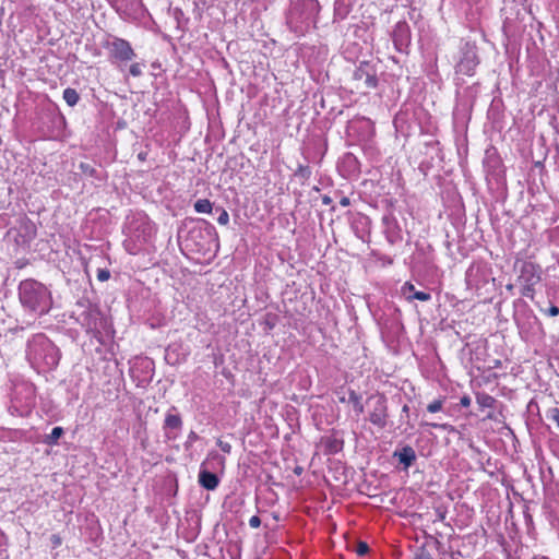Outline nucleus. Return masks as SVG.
<instances>
[{
    "label": "nucleus",
    "instance_id": "14",
    "mask_svg": "<svg viewBox=\"0 0 559 559\" xmlns=\"http://www.w3.org/2000/svg\"><path fill=\"white\" fill-rule=\"evenodd\" d=\"M382 223L384 226L385 238L391 245L399 243L403 240L402 229L394 216L384 215L382 217Z\"/></svg>",
    "mask_w": 559,
    "mask_h": 559
},
{
    "label": "nucleus",
    "instance_id": "19",
    "mask_svg": "<svg viewBox=\"0 0 559 559\" xmlns=\"http://www.w3.org/2000/svg\"><path fill=\"white\" fill-rule=\"evenodd\" d=\"M19 223H20V228L24 230V234L22 235L23 237H26L28 239H32L35 237L36 227L34 225V223L27 216H22L19 219Z\"/></svg>",
    "mask_w": 559,
    "mask_h": 559
},
{
    "label": "nucleus",
    "instance_id": "12",
    "mask_svg": "<svg viewBox=\"0 0 559 559\" xmlns=\"http://www.w3.org/2000/svg\"><path fill=\"white\" fill-rule=\"evenodd\" d=\"M355 81L361 82L362 86L372 90L378 86L377 71L369 62H361L353 73Z\"/></svg>",
    "mask_w": 559,
    "mask_h": 559
},
{
    "label": "nucleus",
    "instance_id": "13",
    "mask_svg": "<svg viewBox=\"0 0 559 559\" xmlns=\"http://www.w3.org/2000/svg\"><path fill=\"white\" fill-rule=\"evenodd\" d=\"M392 40L399 52H406L412 40L411 27L407 22L400 21L395 24L392 32Z\"/></svg>",
    "mask_w": 559,
    "mask_h": 559
},
{
    "label": "nucleus",
    "instance_id": "28",
    "mask_svg": "<svg viewBox=\"0 0 559 559\" xmlns=\"http://www.w3.org/2000/svg\"><path fill=\"white\" fill-rule=\"evenodd\" d=\"M443 402H444V400H442V399H438V400L432 401L431 403H429L427 405V411L429 413L440 412L443 408Z\"/></svg>",
    "mask_w": 559,
    "mask_h": 559
},
{
    "label": "nucleus",
    "instance_id": "3",
    "mask_svg": "<svg viewBox=\"0 0 559 559\" xmlns=\"http://www.w3.org/2000/svg\"><path fill=\"white\" fill-rule=\"evenodd\" d=\"M320 4L317 0H297L292 3L286 15L288 28L296 36H304L316 26Z\"/></svg>",
    "mask_w": 559,
    "mask_h": 559
},
{
    "label": "nucleus",
    "instance_id": "18",
    "mask_svg": "<svg viewBox=\"0 0 559 559\" xmlns=\"http://www.w3.org/2000/svg\"><path fill=\"white\" fill-rule=\"evenodd\" d=\"M342 166L348 175L360 174V162L353 153H346L342 158Z\"/></svg>",
    "mask_w": 559,
    "mask_h": 559
},
{
    "label": "nucleus",
    "instance_id": "10",
    "mask_svg": "<svg viewBox=\"0 0 559 559\" xmlns=\"http://www.w3.org/2000/svg\"><path fill=\"white\" fill-rule=\"evenodd\" d=\"M478 63L476 47L466 43L461 49V58L455 67L456 72L471 76L474 74Z\"/></svg>",
    "mask_w": 559,
    "mask_h": 559
},
{
    "label": "nucleus",
    "instance_id": "50",
    "mask_svg": "<svg viewBox=\"0 0 559 559\" xmlns=\"http://www.w3.org/2000/svg\"><path fill=\"white\" fill-rule=\"evenodd\" d=\"M96 328H97L96 323L93 325L91 323H87V330H94Z\"/></svg>",
    "mask_w": 559,
    "mask_h": 559
},
{
    "label": "nucleus",
    "instance_id": "39",
    "mask_svg": "<svg viewBox=\"0 0 559 559\" xmlns=\"http://www.w3.org/2000/svg\"><path fill=\"white\" fill-rule=\"evenodd\" d=\"M545 313L549 317H556L559 314V308L555 305H551L546 311Z\"/></svg>",
    "mask_w": 559,
    "mask_h": 559
},
{
    "label": "nucleus",
    "instance_id": "16",
    "mask_svg": "<svg viewBox=\"0 0 559 559\" xmlns=\"http://www.w3.org/2000/svg\"><path fill=\"white\" fill-rule=\"evenodd\" d=\"M401 294L404 296V298L407 301H413V300L429 301L431 299L430 293L425 292V290H417L415 288V286L409 282H406L401 287Z\"/></svg>",
    "mask_w": 559,
    "mask_h": 559
},
{
    "label": "nucleus",
    "instance_id": "27",
    "mask_svg": "<svg viewBox=\"0 0 559 559\" xmlns=\"http://www.w3.org/2000/svg\"><path fill=\"white\" fill-rule=\"evenodd\" d=\"M79 168L85 176L91 178H98L97 169L90 163H81Z\"/></svg>",
    "mask_w": 559,
    "mask_h": 559
},
{
    "label": "nucleus",
    "instance_id": "11",
    "mask_svg": "<svg viewBox=\"0 0 559 559\" xmlns=\"http://www.w3.org/2000/svg\"><path fill=\"white\" fill-rule=\"evenodd\" d=\"M465 282L469 289L479 292L489 283V274L481 264H472L466 271Z\"/></svg>",
    "mask_w": 559,
    "mask_h": 559
},
{
    "label": "nucleus",
    "instance_id": "20",
    "mask_svg": "<svg viewBox=\"0 0 559 559\" xmlns=\"http://www.w3.org/2000/svg\"><path fill=\"white\" fill-rule=\"evenodd\" d=\"M144 242H139L133 239V237L126 235V239L123 240V247L126 251L130 254H138L144 247Z\"/></svg>",
    "mask_w": 559,
    "mask_h": 559
},
{
    "label": "nucleus",
    "instance_id": "17",
    "mask_svg": "<svg viewBox=\"0 0 559 559\" xmlns=\"http://www.w3.org/2000/svg\"><path fill=\"white\" fill-rule=\"evenodd\" d=\"M199 484L206 490H215L219 484V479L214 473L201 467L199 472Z\"/></svg>",
    "mask_w": 559,
    "mask_h": 559
},
{
    "label": "nucleus",
    "instance_id": "43",
    "mask_svg": "<svg viewBox=\"0 0 559 559\" xmlns=\"http://www.w3.org/2000/svg\"><path fill=\"white\" fill-rule=\"evenodd\" d=\"M51 539L55 546H59L61 544V538L57 535H52Z\"/></svg>",
    "mask_w": 559,
    "mask_h": 559
},
{
    "label": "nucleus",
    "instance_id": "47",
    "mask_svg": "<svg viewBox=\"0 0 559 559\" xmlns=\"http://www.w3.org/2000/svg\"><path fill=\"white\" fill-rule=\"evenodd\" d=\"M4 76H5V71L0 69V82L4 81Z\"/></svg>",
    "mask_w": 559,
    "mask_h": 559
},
{
    "label": "nucleus",
    "instance_id": "53",
    "mask_svg": "<svg viewBox=\"0 0 559 559\" xmlns=\"http://www.w3.org/2000/svg\"><path fill=\"white\" fill-rule=\"evenodd\" d=\"M534 559H549V558L542 556V557H535Z\"/></svg>",
    "mask_w": 559,
    "mask_h": 559
},
{
    "label": "nucleus",
    "instance_id": "8",
    "mask_svg": "<svg viewBox=\"0 0 559 559\" xmlns=\"http://www.w3.org/2000/svg\"><path fill=\"white\" fill-rule=\"evenodd\" d=\"M368 417L367 419L376 427L383 429L388 425L389 411L388 399L384 394H371L367 399Z\"/></svg>",
    "mask_w": 559,
    "mask_h": 559
},
{
    "label": "nucleus",
    "instance_id": "24",
    "mask_svg": "<svg viewBox=\"0 0 559 559\" xmlns=\"http://www.w3.org/2000/svg\"><path fill=\"white\" fill-rule=\"evenodd\" d=\"M476 401L481 408H491L496 400L487 393H477Z\"/></svg>",
    "mask_w": 559,
    "mask_h": 559
},
{
    "label": "nucleus",
    "instance_id": "9",
    "mask_svg": "<svg viewBox=\"0 0 559 559\" xmlns=\"http://www.w3.org/2000/svg\"><path fill=\"white\" fill-rule=\"evenodd\" d=\"M183 420L177 407L171 406L165 414L163 432L166 441H175L181 433Z\"/></svg>",
    "mask_w": 559,
    "mask_h": 559
},
{
    "label": "nucleus",
    "instance_id": "48",
    "mask_svg": "<svg viewBox=\"0 0 559 559\" xmlns=\"http://www.w3.org/2000/svg\"><path fill=\"white\" fill-rule=\"evenodd\" d=\"M461 556H462L461 552L457 551V552L451 555V559H460Z\"/></svg>",
    "mask_w": 559,
    "mask_h": 559
},
{
    "label": "nucleus",
    "instance_id": "44",
    "mask_svg": "<svg viewBox=\"0 0 559 559\" xmlns=\"http://www.w3.org/2000/svg\"><path fill=\"white\" fill-rule=\"evenodd\" d=\"M322 203L324 205H330L332 203V199L329 195H323L322 197Z\"/></svg>",
    "mask_w": 559,
    "mask_h": 559
},
{
    "label": "nucleus",
    "instance_id": "35",
    "mask_svg": "<svg viewBox=\"0 0 559 559\" xmlns=\"http://www.w3.org/2000/svg\"><path fill=\"white\" fill-rule=\"evenodd\" d=\"M109 277H110L109 270H107V269H98L97 270V280L98 281L105 282V281L109 280Z\"/></svg>",
    "mask_w": 559,
    "mask_h": 559
},
{
    "label": "nucleus",
    "instance_id": "6",
    "mask_svg": "<svg viewBox=\"0 0 559 559\" xmlns=\"http://www.w3.org/2000/svg\"><path fill=\"white\" fill-rule=\"evenodd\" d=\"M103 46L108 51L110 63L117 64L119 68L121 64L133 60L136 56L131 44L117 36H112L110 39L106 40Z\"/></svg>",
    "mask_w": 559,
    "mask_h": 559
},
{
    "label": "nucleus",
    "instance_id": "23",
    "mask_svg": "<svg viewBox=\"0 0 559 559\" xmlns=\"http://www.w3.org/2000/svg\"><path fill=\"white\" fill-rule=\"evenodd\" d=\"M64 102L70 106V107H74L79 100H80V95L79 93L76 92V90L72 88V87H67L64 91H63V95H62Z\"/></svg>",
    "mask_w": 559,
    "mask_h": 559
},
{
    "label": "nucleus",
    "instance_id": "41",
    "mask_svg": "<svg viewBox=\"0 0 559 559\" xmlns=\"http://www.w3.org/2000/svg\"><path fill=\"white\" fill-rule=\"evenodd\" d=\"M472 403V400L468 395H463L461 399H460V405L462 407H468Z\"/></svg>",
    "mask_w": 559,
    "mask_h": 559
},
{
    "label": "nucleus",
    "instance_id": "4",
    "mask_svg": "<svg viewBox=\"0 0 559 559\" xmlns=\"http://www.w3.org/2000/svg\"><path fill=\"white\" fill-rule=\"evenodd\" d=\"M123 231L135 241L148 243L155 234V226L145 213L135 212L127 217Z\"/></svg>",
    "mask_w": 559,
    "mask_h": 559
},
{
    "label": "nucleus",
    "instance_id": "29",
    "mask_svg": "<svg viewBox=\"0 0 559 559\" xmlns=\"http://www.w3.org/2000/svg\"><path fill=\"white\" fill-rule=\"evenodd\" d=\"M296 176L301 177L302 179H309L311 176V169L309 166L306 165H299L296 173Z\"/></svg>",
    "mask_w": 559,
    "mask_h": 559
},
{
    "label": "nucleus",
    "instance_id": "40",
    "mask_svg": "<svg viewBox=\"0 0 559 559\" xmlns=\"http://www.w3.org/2000/svg\"><path fill=\"white\" fill-rule=\"evenodd\" d=\"M413 559H432V557L428 551L421 550L420 552L416 554Z\"/></svg>",
    "mask_w": 559,
    "mask_h": 559
},
{
    "label": "nucleus",
    "instance_id": "38",
    "mask_svg": "<svg viewBox=\"0 0 559 559\" xmlns=\"http://www.w3.org/2000/svg\"><path fill=\"white\" fill-rule=\"evenodd\" d=\"M249 525L252 528H258L261 525V519L258 515H253L249 519Z\"/></svg>",
    "mask_w": 559,
    "mask_h": 559
},
{
    "label": "nucleus",
    "instance_id": "36",
    "mask_svg": "<svg viewBox=\"0 0 559 559\" xmlns=\"http://www.w3.org/2000/svg\"><path fill=\"white\" fill-rule=\"evenodd\" d=\"M217 447L224 452L229 454L231 451V444L228 442L223 441L222 439H217L216 441Z\"/></svg>",
    "mask_w": 559,
    "mask_h": 559
},
{
    "label": "nucleus",
    "instance_id": "42",
    "mask_svg": "<svg viewBox=\"0 0 559 559\" xmlns=\"http://www.w3.org/2000/svg\"><path fill=\"white\" fill-rule=\"evenodd\" d=\"M340 205L343 206V207L349 206L350 205L349 198L348 197H342L341 200H340Z\"/></svg>",
    "mask_w": 559,
    "mask_h": 559
},
{
    "label": "nucleus",
    "instance_id": "52",
    "mask_svg": "<svg viewBox=\"0 0 559 559\" xmlns=\"http://www.w3.org/2000/svg\"><path fill=\"white\" fill-rule=\"evenodd\" d=\"M151 365H152L151 361H146L145 368L148 369Z\"/></svg>",
    "mask_w": 559,
    "mask_h": 559
},
{
    "label": "nucleus",
    "instance_id": "37",
    "mask_svg": "<svg viewBox=\"0 0 559 559\" xmlns=\"http://www.w3.org/2000/svg\"><path fill=\"white\" fill-rule=\"evenodd\" d=\"M368 551H369L368 544L365 542H359L357 545V549H356L357 555L365 556L368 554Z\"/></svg>",
    "mask_w": 559,
    "mask_h": 559
},
{
    "label": "nucleus",
    "instance_id": "34",
    "mask_svg": "<svg viewBox=\"0 0 559 559\" xmlns=\"http://www.w3.org/2000/svg\"><path fill=\"white\" fill-rule=\"evenodd\" d=\"M217 211H219L217 223L223 226L227 225L229 223V214L227 213V211L223 207L217 209Z\"/></svg>",
    "mask_w": 559,
    "mask_h": 559
},
{
    "label": "nucleus",
    "instance_id": "45",
    "mask_svg": "<svg viewBox=\"0 0 559 559\" xmlns=\"http://www.w3.org/2000/svg\"><path fill=\"white\" fill-rule=\"evenodd\" d=\"M209 457H212V459L223 462V457H221L216 452L209 453Z\"/></svg>",
    "mask_w": 559,
    "mask_h": 559
},
{
    "label": "nucleus",
    "instance_id": "7",
    "mask_svg": "<svg viewBox=\"0 0 559 559\" xmlns=\"http://www.w3.org/2000/svg\"><path fill=\"white\" fill-rule=\"evenodd\" d=\"M542 281V269L539 265L525 261L521 264L518 282L521 285L522 296L534 299L535 286Z\"/></svg>",
    "mask_w": 559,
    "mask_h": 559
},
{
    "label": "nucleus",
    "instance_id": "32",
    "mask_svg": "<svg viewBox=\"0 0 559 559\" xmlns=\"http://www.w3.org/2000/svg\"><path fill=\"white\" fill-rule=\"evenodd\" d=\"M546 416L548 419L552 420L559 428V408L558 407L549 408L547 411Z\"/></svg>",
    "mask_w": 559,
    "mask_h": 559
},
{
    "label": "nucleus",
    "instance_id": "54",
    "mask_svg": "<svg viewBox=\"0 0 559 559\" xmlns=\"http://www.w3.org/2000/svg\"><path fill=\"white\" fill-rule=\"evenodd\" d=\"M354 124H355V122H352V123L349 124V127H348V128H349V129H353V128H354Z\"/></svg>",
    "mask_w": 559,
    "mask_h": 559
},
{
    "label": "nucleus",
    "instance_id": "49",
    "mask_svg": "<svg viewBox=\"0 0 559 559\" xmlns=\"http://www.w3.org/2000/svg\"><path fill=\"white\" fill-rule=\"evenodd\" d=\"M360 122H362L364 124H366L368 128H370V127H371V126H370V121H369V120H367V119H365V118H362V119L360 120Z\"/></svg>",
    "mask_w": 559,
    "mask_h": 559
},
{
    "label": "nucleus",
    "instance_id": "15",
    "mask_svg": "<svg viewBox=\"0 0 559 559\" xmlns=\"http://www.w3.org/2000/svg\"><path fill=\"white\" fill-rule=\"evenodd\" d=\"M393 457L397 459L404 469H407L415 463L417 455L411 445L405 444L393 452Z\"/></svg>",
    "mask_w": 559,
    "mask_h": 559
},
{
    "label": "nucleus",
    "instance_id": "21",
    "mask_svg": "<svg viewBox=\"0 0 559 559\" xmlns=\"http://www.w3.org/2000/svg\"><path fill=\"white\" fill-rule=\"evenodd\" d=\"M64 435V430L62 427H55L52 428L51 432L49 435H46L43 439V442L46 445L53 447L57 445L59 442V439Z\"/></svg>",
    "mask_w": 559,
    "mask_h": 559
},
{
    "label": "nucleus",
    "instance_id": "2",
    "mask_svg": "<svg viewBox=\"0 0 559 559\" xmlns=\"http://www.w3.org/2000/svg\"><path fill=\"white\" fill-rule=\"evenodd\" d=\"M19 301L28 313L41 317L52 307V296L49 288L43 283L27 278L20 282L17 287Z\"/></svg>",
    "mask_w": 559,
    "mask_h": 559
},
{
    "label": "nucleus",
    "instance_id": "33",
    "mask_svg": "<svg viewBox=\"0 0 559 559\" xmlns=\"http://www.w3.org/2000/svg\"><path fill=\"white\" fill-rule=\"evenodd\" d=\"M198 440H199V435L195 431L191 430L187 437L185 444H183L185 449L189 450L190 448H192L193 443Z\"/></svg>",
    "mask_w": 559,
    "mask_h": 559
},
{
    "label": "nucleus",
    "instance_id": "25",
    "mask_svg": "<svg viewBox=\"0 0 559 559\" xmlns=\"http://www.w3.org/2000/svg\"><path fill=\"white\" fill-rule=\"evenodd\" d=\"M193 206L197 213H211L213 210V204L207 199H199Z\"/></svg>",
    "mask_w": 559,
    "mask_h": 559
},
{
    "label": "nucleus",
    "instance_id": "30",
    "mask_svg": "<svg viewBox=\"0 0 559 559\" xmlns=\"http://www.w3.org/2000/svg\"><path fill=\"white\" fill-rule=\"evenodd\" d=\"M143 67H144L143 63H139V62L132 63L129 68L130 75H132L134 78L141 76L143 73Z\"/></svg>",
    "mask_w": 559,
    "mask_h": 559
},
{
    "label": "nucleus",
    "instance_id": "1",
    "mask_svg": "<svg viewBox=\"0 0 559 559\" xmlns=\"http://www.w3.org/2000/svg\"><path fill=\"white\" fill-rule=\"evenodd\" d=\"M25 356L33 369L47 372L58 366L61 353L44 333H37L27 340Z\"/></svg>",
    "mask_w": 559,
    "mask_h": 559
},
{
    "label": "nucleus",
    "instance_id": "5",
    "mask_svg": "<svg viewBox=\"0 0 559 559\" xmlns=\"http://www.w3.org/2000/svg\"><path fill=\"white\" fill-rule=\"evenodd\" d=\"M36 405V388L29 382L14 385L11 408L20 416L28 415Z\"/></svg>",
    "mask_w": 559,
    "mask_h": 559
},
{
    "label": "nucleus",
    "instance_id": "26",
    "mask_svg": "<svg viewBox=\"0 0 559 559\" xmlns=\"http://www.w3.org/2000/svg\"><path fill=\"white\" fill-rule=\"evenodd\" d=\"M325 447L330 453H337L343 448V441L336 438H328Z\"/></svg>",
    "mask_w": 559,
    "mask_h": 559
},
{
    "label": "nucleus",
    "instance_id": "46",
    "mask_svg": "<svg viewBox=\"0 0 559 559\" xmlns=\"http://www.w3.org/2000/svg\"><path fill=\"white\" fill-rule=\"evenodd\" d=\"M408 412H409V406H408L407 404H405V405L402 407V413L407 415V414H408Z\"/></svg>",
    "mask_w": 559,
    "mask_h": 559
},
{
    "label": "nucleus",
    "instance_id": "22",
    "mask_svg": "<svg viewBox=\"0 0 559 559\" xmlns=\"http://www.w3.org/2000/svg\"><path fill=\"white\" fill-rule=\"evenodd\" d=\"M347 402L353 404L354 411L356 412L357 415L364 413V404L361 402V396L355 390H348Z\"/></svg>",
    "mask_w": 559,
    "mask_h": 559
},
{
    "label": "nucleus",
    "instance_id": "51",
    "mask_svg": "<svg viewBox=\"0 0 559 559\" xmlns=\"http://www.w3.org/2000/svg\"><path fill=\"white\" fill-rule=\"evenodd\" d=\"M340 402H341V403H345V402H347V400L345 399V396H341V397H340Z\"/></svg>",
    "mask_w": 559,
    "mask_h": 559
},
{
    "label": "nucleus",
    "instance_id": "31",
    "mask_svg": "<svg viewBox=\"0 0 559 559\" xmlns=\"http://www.w3.org/2000/svg\"><path fill=\"white\" fill-rule=\"evenodd\" d=\"M420 425L421 426H429V427L437 428V429H442V430H449V431H453L454 430V427L449 425V424H438V423L423 421Z\"/></svg>",
    "mask_w": 559,
    "mask_h": 559
}]
</instances>
